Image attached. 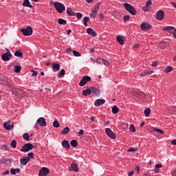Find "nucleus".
<instances>
[{"mask_svg": "<svg viewBox=\"0 0 176 176\" xmlns=\"http://www.w3.org/2000/svg\"><path fill=\"white\" fill-rule=\"evenodd\" d=\"M124 8L126 9V11L128 12L132 16H135L137 14V10H135V8L131 6V4L129 3H124Z\"/></svg>", "mask_w": 176, "mask_h": 176, "instance_id": "nucleus-1", "label": "nucleus"}, {"mask_svg": "<svg viewBox=\"0 0 176 176\" xmlns=\"http://www.w3.org/2000/svg\"><path fill=\"white\" fill-rule=\"evenodd\" d=\"M54 7L58 13H63L65 10V6L60 2H54Z\"/></svg>", "mask_w": 176, "mask_h": 176, "instance_id": "nucleus-2", "label": "nucleus"}, {"mask_svg": "<svg viewBox=\"0 0 176 176\" xmlns=\"http://www.w3.org/2000/svg\"><path fill=\"white\" fill-rule=\"evenodd\" d=\"M32 149H34V145L31 143H26L22 146L21 152L25 153L26 152H30Z\"/></svg>", "mask_w": 176, "mask_h": 176, "instance_id": "nucleus-3", "label": "nucleus"}, {"mask_svg": "<svg viewBox=\"0 0 176 176\" xmlns=\"http://www.w3.org/2000/svg\"><path fill=\"white\" fill-rule=\"evenodd\" d=\"M99 9H100V3H98L94 6V10H91V13L90 14V17H91L92 19H96V17H97V14H98Z\"/></svg>", "mask_w": 176, "mask_h": 176, "instance_id": "nucleus-4", "label": "nucleus"}, {"mask_svg": "<svg viewBox=\"0 0 176 176\" xmlns=\"http://www.w3.org/2000/svg\"><path fill=\"white\" fill-rule=\"evenodd\" d=\"M38 126H40L41 127H46V120L42 117L39 118L35 124V129H38Z\"/></svg>", "mask_w": 176, "mask_h": 176, "instance_id": "nucleus-5", "label": "nucleus"}, {"mask_svg": "<svg viewBox=\"0 0 176 176\" xmlns=\"http://www.w3.org/2000/svg\"><path fill=\"white\" fill-rule=\"evenodd\" d=\"M21 32L23 33L25 36H30V35H32V28L28 26L27 28L21 29Z\"/></svg>", "mask_w": 176, "mask_h": 176, "instance_id": "nucleus-6", "label": "nucleus"}, {"mask_svg": "<svg viewBox=\"0 0 176 176\" xmlns=\"http://www.w3.org/2000/svg\"><path fill=\"white\" fill-rule=\"evenodd\" d=\"M91 80V78L89 76H84L81 80L80 81L79 86L81 87H83L86 83H88V82H90Z\"/></svg>", "mask_w": 176, "mask_h": 176, "instance_id": "nucleus-7", "label": "nucleus"}, {"mask_svg": "<svg viewBox=\"0 0 176 176\" xmlns=\"http://www.w3.org/2000/svg\"><path fill=\"white\" fill-rule=\"evenodd\" d=\"M152 28V25L149 24L148 22H143L140 25V30L142 31H148Z\"/></svg>", "mask_w": 176, "mask_h": 176, "instance_id": "nucleus-8", "label": "nucleus"}, {"mask_svg": "<svg viewBox=\"0 0 176 176\" xmlns=\"http://www.w3.org/2000/svg\"><path fill=\"white\" fill-rule=\"evenodd\" d=\"M105 133L108 137H109V138H111V140H115L116 138V134H115L114 132L111 130V129L107 128L105 129Z\"/></svg>", "mask_w": 176, "mask_h": 176, "instance_id": "nucleus-9", "label": "nucleus"}, {"mask_svg": "<svg viewBox=\"0 0 176 176\" xmlns=\"http://www.w3.org/2000/svg\"><path fill=\"white\" fill-rule=\"evenodd\" d=\"M1 58L3 61H9L12 58V53L10 52L4 53L1 55Z\"/></svg>", "mask_w": 176, "mask_h": 176, "instance_id": "nucleus-10", "label": "nucleus"}, {"mask_svg": "<svg viewBox=\"0 0 176 176\" xmlns=\"http://www.w3.org/2000/svg\"><path fill=\"white\" fill-rule=\"evenodd\" d=\"M50 170L49 168L46 167H43L40 171H39V176H46L47 174H49Z\"/></svg>", "mask_w": 176, "mask_h": 176, "instance_id": "nucleus-11", "label": "nucleus"}, {"mask_svg": "<svg viewBox=\"0 0 176 176\" xmlns=\"http://www.w3.org/2000/svg\"><path fill=\"white\" fill-rule=\"evenodd\" d=\"M156 19L158 21H162L163 20V19H164V11L163 10H159L157 13H156Z\"/></svg>", "mask_w": 176, "mask_h": 176, "instance_id": "nucleus-12", "label": "nucleus"}, {"mask_svg": "<svg viewBox=\"0 0 176 176\" xmlns=\"http://www.w3.org/2000/svg\"><path fill=\"white\" fill-rule=\"evenodd\" d=\"M14 126V124L13 122H10V121H8L7 122L3 123V127L6 129V130H12Z\"/></svg>", "mask_w": 176, "mask_h": 176, "instance_id": "nucleus-13", "label": "nucleus"}, {"mask_svg": "<svg viewBox=\"0 0 176 176\" xmlns=\"http://www.w3.org/2000/svg\"><path fill=\"white\" fill-rule=\"evenodd\" d=\"M103 104H105V99H98L94 102L95 107H100Z\"/></svg>", "mask_w": 176, "mask_h": 176, "instance_id": "nucleus-14", "label": "nucleus"}, {"mask_svg": "<svg viewBox=\"0 0 176 176\" xmlns=\"http://www.w3.org/2000/svg\"><path fill=\"white\" fill-rule=\"evenodd\" d=\"M31 159L28 157H25L23 159L21 160L20 163L22 166H26L27 163L30 162Z\"/></svg>", "mask_w": 176, "mask_h": 176, "instance_id": "nucleus-15", "label": "nucleus"}, {"mask_svg": "<svg viewBox=\"0 0 176 176\" xmlns=\"http://www.w3.org/2000/svg\"><path fill=\"white\" fill-rule=\"evenodd\" d=\"M87 33L89 34V35H91V36L96 37L97 36V33L96 31L93 30V29L89 28L87 29Z\"/></svg>", "mask_w": 176, "mask_h": 176, "instance_id": "nucleus-16", "label": "nucleus"}, {"mask_svg": "<svg viewBox=\"0 0 176 176\" xmlns=\"http://www.w3.org/2000/svg\"><path fill=\"white\" fill-rule=\"evenodd\" d=\"M151 74H153V70H144L140 73V76H146V75H151Z\"/></svg>", "mask_w": 176, "mask_h": 176, "instance_id": "nucleus-17", "label": "nucleus"}, {"mask_svg": "<svg viewBox=\"0 0 176 176\" xmlns=\"http://www.w3.org/2000/svg\"><path fill=\"white\" fill-rule=\"evenodd\" d=\"M117 41L118 42V43H120V45H124V36L122 35H118L117 36Z\"/></svg>", "mask_w": 176, "mask_h": 176, "instance_id": "nucleus-18", "label": "nucleus"}, {"mask_svg": "<svg viewBox=\"0 0 176 176\" xmlns=\"http://www.w3.org/2000/svg\"><path fill=\"white\" fill-rule=\"evenodd\" d=\"M71 168L72 171H74L75 173H78L79 171V168H78V164L76 163H72L71 164Z\"/></svg>", "mask_w": 176, "mask_h": 176, "instance_id": "nucleus-19", "label": "nucleus"}, {"mask_svg": "<svg viewBox=\"0 0 176 176\" xmlns=\"http://www.w3.org/2000/svg\"><path fill=\"white\" fill-rule=\"evenodd\" d=\"M60 69V64L53 63L52 64V71L53 72H57Z\"/></svg>", "mask_w": 176, "mask_h": 176, "instance_id": "nucleus-20", "label": "nucleus"}, {"mask_svg": "<svg viewBox=\"0 0 176 176\" xmlns=\"http://www.w3.org/2000/svg\"><path fill=\"white\" fill-rule=\"evenodd\" d=\"M23 3H22L23 6H25L26 8H32V4L30 2V0H23Z\"/></svg>", "mask_w": 176, "mask_h": 176, "instance_id": "nucleus-21", "label": "nucleus"}, {"mask_svg": "<svg viewBox=\"0 0 176 176\" xmlns=\"http://www.w3.org/2000/svg\"><path fill=\"white\" fill-rule=\"evenodd\" d=\"M91 94V88H88L84 91H82V95H84L85 97L87 96H90Z\"/></svg>", "mask_w": 176, "mask_h": 176, "instance_id": "nucleus-22", "label": "nucleus"}, {"mask_svg": "<svg viewBox=\"0 0 176 176\" xmlns=\"http://www.w3.org/2000/svg\"><path fill=\"white\" fill-rule=\"evenodd\" d=\"M91 92L95 94V96H99L100 94V89L98 88L91 87Z\"/></svg>", "mask_w": 176, "mask_h": 176, "instance_id": "nucleus-23", "label": "nucleus"}, {"mask_svg": "<svg viewBox=\"0 0 176 176\" xmlns=\"http://www.w3.org/2000/svg\"><path fill=\"white\" fill-rule=\"evenodd\" d=\"M62 146H63V148H65L66 149H69V142H68L67 140H63L62 142Z\"/></svg>", "mask_w": 176, "mask_h": 176, "instance_id": "nucleus-24", "label": "nucleus"}, {"mask_svg": "<svg viewBox=\"0 0 176 176\" xmlns=\"http://www.w3.org/2000/svg\"><path fill=\"white\" fill-rule=\"evenodd\" d=\"M67 13L68 16H76V13H75V12H74L72 8H67Z\"/></svg>", "mask_w": 176, "mask_h": 176, "instance_id": "nucleus-25", "label": "nucleus"}, {"mask_svg": "<svg viewBox=\"0 0 176 176\" xmlns=\"http://www.w3.org/2000/svg\"><path fill=\"white\" fill-rule=\"evenodd\" d=\"M20 172V168H11L10 169V173L12 175H16V173H19Z\"/></svg>", "mask_w": 176, "mask_h": 176, "instance_id": "nucleus-26", "label": "nucleus"}, {"mask_svg": "<svg viewBox=\"0 0 176 176\" xmlns=\"http://www.w3.org/2000/svg\"><path fill=\"white\" fill-rule=\"evenodd\" d=\"M58 24L60 25H65L67 24V21L65 19L60 18L58 19Z\"/></svg>", "mask_w": 176, "mask_h": 176, "instance_id": "nucleus-27", "label": "nucleus"}, {"mask_svg": "<svg viewBox=\"0 0 176 176\" xmlns=\"http://www.w3.org/2000/svg\"><path fill=\"white\" fill-rule=\"evenodd\" d=\"M162 167H163V165H162V164H156L155 168H154L155 173H159V169L162 168Z\"/></svg>", "mask_w": 176, "mask_h": 176, "instance_id": "nucleus-28", "label": "nucleus"}, {"mask_svg": "<svg viewBox=\"0 0 176 176\" xmlns=\"http://www.w3.org/2000/svg\"><path fill=\"white\" fill-rule=\"evenodd\" d=\"M144 113L146 118H148L149 115H151V109L150 108L146 109L144 111Z\"/></svg>", "mask_w": 176, "mask_h": 176, "instance_id": "nucleus-29", "label": "nucleus"}, {"mask_svg": "<svg viewBox=\"0 0 176 176\" xmlns=\"http://www.w3.org/2000/svg\"><path fill=\"white\" fill-rule=\"evenodd\" d=\"M70 145H72V146H73L74 148H76L78 146V141H76V140H72L70 142Z\"/></svg>", "mask_w": 176, "mask_h": 176, "instance_id": "nucleus-30", "label": "nucleus"}, {"mask_svg": "<svg viewBox=\"0 0 176 176\" xmlns=\"http://www.w3.org/2000/svg\"><path fill=\"white\" fill-rule=\"evenodd\" d=\"M14 56L15 57H21V58H23V53L19 50L14 52Z\"/></svg>", "mask_w": 176, "mask_h": 176, "instance_id": "nucleus-31", "label": "nucleus"}, {"mask_svg": "<svg viewBox=\"0 0 176 176\" xmlns=\"http://www.w3.org/2000/svg\"><path fill=\"white\" fill-rule=\"evenodd\" d=\"M83 21H84L85 27H87V23H89V21H90V19L87 16H85L83 18Z\"/></svg>", "mask_w": 176, "mask_h": 176, "instance_id": "nucleus-32", "label": "nucleus"}, {"mask_svg": "<svg viewBox=\"0 0 176 176\" xmlns=\"http://www.w3.org/2000/svg\"><path fill=\"white\" fill-rule=\"evenodd\" d=\"M69 133V127L66 126L63 130L61 131V134H68Z\"/></svg>", "mask_w": 176, "mask_h": 176, "instance_id": "nucleus-33", "label": "nucleus"}, {"mask_svg": "<svg viewBox=\"0 0 176 176\" xmlns=\"http://www.w3.org/2000/svg\"><path fill=\"white\" fill-rule=\"evenodd\" d=\"M65 75V70L64 69H61L60 73L58 74V78H63Z\"/></svg>", "mask_w": 176, "mask_h": 176, "instance_id": "nucleus-34", "label": "nucleus"}, {"mask_svg": "<svg viewBox=\"0 0 176 176\" xmlns=\"http://www.w3.org/2000/svg\"><path fill=\"white\" fill-rule=\"evenodd\" d=\"M20 71H21V66L16 65L14 67V72H16V74H19Z\"/></svg>", "mask_w": 176, "mask_h": 176, "instance_id": "nucleus-35", "label": "nucleus"}, {"mask_svg": "<svg viewBox=\"0 0 176 176\" xmlns=\"http://www.w3.org/2000/svg\"><path fill=\"white\" fill-rule=\"evenodd\" d=\"M119 112V108L116 106H113L112 107V113H118Z\"/></svg>", "mask_w": 176, "mask_h": 176, "instance_id": "nucleus-36", "label": "nucleus"}, {"mask_svg": "<svg viewBox=\"0 0 176 176\" xmlns=\"http://www.w3.org/2000/svg\"><path fill=\"white\" fill-rule=\"evenodd\" d=\"M11 146L14 149L17 146V142L13 140L10 144Z\"/></svg>", "mask_w": 176, "mask_h": 176, "instance_id": "nucleus-37", "label": "nucleus"}, {"mask_svg": "<svg viewBox=\"0 0 176 176\" xmlns=\"http://www.w3.org/2000/svg\"><path fill=\"white\" fill-rule=\"evenodd\" d=\"M171 71H173V67L171 66H168V67H166L164 72L166 74H168V72H171Z\"/></svg>", "mask_w": 176, "mask_h": 176, "instance_id": "nucleus-38", "label": "nucleus"}, {"mask_svg": "<svg viewBox=\"0 0 176 176\" xmlns=\"http://www.w3.org/2000/svg\"><path fill=\"white\" fill-rule=\"evenodd\" d=\"M23 140H25L26 141H30V135L28 133H25L23 135Z\"/></svg>", "mask_w": 176, "mask_h": 176, "instance_id": "nucleus-39", "label": "nucleus"}, {"mask_svg": "<svg viewBox=\"0 0 176 176\" xmlns=\"http://www.w3.org/2000/svg\"><path fill=\"white\" fill-rule=\"evenodd\" d=\"M53 126H54V127L58 129V127H60V123L58 122V120H54L53 122Z\"/></svg>", "mask_w": 176, "mask_h": 176, "instance_id": "nucleus-40", "label": "nucleus"}, {"mask_svg": "<svg viewBox=\"0 0 176 176\" xmlns=\"http://www.w3.org/2000/svg\"><path fill=\"white\" fill-rule=\"evenodd\" d=\"M73 54H74V56H75V57H80V56H82L80 54V52L76 50H73Z\"/></svg>", "mask_w": 176, "mask_h": 176, "instance_id": "nucleus-41", "label": "nucleus"}, {"mask_svg": "<svg viewBox=\"0 0 176 176\" xmlns=\"http://www.w3.org/2000/svg\"><path fill=\"white\" fill-rule=\"evenodd\" d=\"M129 131L131 133H135V127L133 124L130 125Z\"/></svg>", "mask_w": 176, "mask_h": 176, "instance_id": "nucleus-42", "label": "nucleus"}, {"mask_svg": "<svg viewBox=\"0 0 176 176\" xmlns=\"http://www.w3.org/2000/svg\"><path fill=\"white\" fill-rule=\"evenodd\" d=\"M102 64H104V65H106V67H108L109 65V62L108 60L102 58Z\"/></svg>", "mask_w": 176, "mask_h": 176, "instance_id": "nucleus-43", "label": "nucleus"}, {"mask_svg": "<svg viewBox=\"0 0 176 176\" xmlns=\"http://www.w3.org/2000/svg\"><path fill=\"white\" fill-rule=\"evenodd\" d=\"M127 127H129V124L122 123L121 124V128L122 129V130H126Z\"/></svg>", "mask_w": 176, "mask_h": 176, "instance_id": "nucleus-44", "label": "nucleus"}, {"mask_svg": "<svg viewBox=\"0 0 176 176\" xmlns=\"http://www.w3.org/2000/svg\"><path fill=\"white\" fill-rule=\"evenodd\" d=\"M1 151H9L8 146L6 144H3L1 147Z\"/></svg>", "mask_w": 176, "mask_h": 176, "instance_id": "nucleus-45", "label": "nucleus"}, {"mask_svg": "<svg viewBox=\"0 0 176 176\" xmlns=\"http://www.w3.org/2000/svg\"><path fill=\"white\" fill-rule=\"evenodd\" d=\"M130 20V16L126 15L123 17V21L124 23H126V21H129Z\"/></svg>", "mask_w": 176, "mask_h": 176, "instance_id": "nucleus-46", "label": "nucleus"}, {"mask_svg": "<svg viewBox=\"0 0 176 176\" xmlns=\"http://www.w3.org/2000/svg\"><path fill=\"white\" fill-rule=\"evenodd\" d=\"M154 131H157V133H160V134H164V131L160 129L155 128Z\"/></svg>", "mask_w": 176, "mask_h": 176, "instance_id": "nucleus-47", "label": "nucleus"}, {"mask_svg": "<svg viewBox=\"0 0 176 176\" xmlns=\"http://www.w3.org/2000/svg\"><path fill=\"white\" fill-rule=\"evenodd\" d=\"M148 8L147 6H143L142 7V10H143V12H149V8Z\"/></svg>", "mask_w": 176, "mask_h": 176, "instance_id": "nucleus-48", "label": "nucleus"}, {"mask_svg": "<svg viewBox=\"0 0 176 176\" xmlns=\"http://www.w3.org/2000/svg\"><path fill=\"white\" fill-rule=\"evenodd\" d=\"M28 157H29V159H34V153H29L28 154Z\"/></svg>", "mask_w": 176, "mask_h": 176, "instance_id": "nucleus-49", "label": "nucleus"}, {"mask_svg": "<svg viewBox=\"0 0 176 176\" xmlns=\"http://www.w3.org/2000/svg\"><path fill=\"white\" fill-rule=\"evenodd\" d=\"M151 5H152V1L151 0H148L146 2V6L149 7V6H151Z\"/></svg>", "mask_w": 176, "mask_h": 176, "instance_id": "nucleus-50", "label": "nucleus"}, {"mask_svg": "<svg viewBox=\"0 0 176 176\" xmlns=\"http://www.w3.org/2000/svg\"><path fill=\"white\" fill-rule=\"evenodd\" d=\"M76 14L77 19H82V13L78 12V13Z\"/></svg>", "mask_w": 176, "mask_h": 176, "instance_id": "nucleus-51", "label": "nucleus"}, {"mask_svg": "<svg viewBox=\"0 0 176 176\" xmlns=\"http://www.w3.org/2000/svg\"><path fill=\"white\" fill-rule=\"evenodd\" d=\"M135 151H137V149H135V148H129L128 150V152H135Z\"/></svg>", "mask_w": 176, "mask_h": 176, "instance_id": "nucleus-52", "label": "nucleus"}, {"mask_svg": "<svg viewBox=\"0 0 176 176\" xmlns=\"http://www.w3.org/2000/svg\"><path fill=\"white\" fill-rule=\"evenodd\" d=\"M36 75H38V72H33V73L32 74V76H36Z\"/></svg>", "mask_w": 176, "mask_h": 176, "instance_id": "nucleus-53", "label": "nucleus"}, {"mask_svg": "<svg viewBox=\"0 0 176 176\" xmlns=\"http://www.w3.org/2000/svg\"><path fill=\"white\" fill-rule=\"evenodd\" d=\"M135 171H137V173H140V166H136L135 168Z\"/></svg>", "mask_w": 176, "mask_h": 176, "instance_id": "nucleus-54", "label": "nucleus"}, {"mask_svg": "<svg viewBox=\"0 0 176 176\" xmlns=\"http://www.w3.org/2000/svg\"><path fill=\"white\" fill-rule=\"evenodd\" d=\"M99 17H100L102 20H104V14L102 13L99 14Z\"/></svg>", "mask_w": 176, "mask_h": 176, "instance_id": "nucleus-55", "label": "nucleus"}, {"mask_svg": "<svg viewBox=\"0 0 176 176\" xmlns=\"http://www.w3.org/2000/svg\"><path fill=\"white\" fill-rule=\"evenodd\" d=\"M83 133H85V131L83 130H80L78 132V135H82L83 134Z\"/></svg>", "mask_w": 176, "mask_h": 176, "instance_id": "nucleus-56", "label": "nucleus"}, {"mask_svg": "<svg viewBox=\"0 0 176 176\" xmlns=\"http://www.w3.org/2000/svg\"><path fill=\"white\" fill-rule=\"evenodd\" d=\"M8 174H9V170H7L5 172L3 173V175H8Z\"/></svg>", "mask_w": 176, "mask_h": 176, "instance_id": "nucleus-57", "label": "nucleus"}, {"mask_svg": "<svg viewBox=\"0 0 176 176\" xmlns=\"http://www.w3.org/2000/svg\"><path fill=\"white\" fill-rule=\"evenodd\" d=\"M128 175H129V176H133V175H134V171L132 170V171L129 172V174H128Z\"/></svg>", "mask_w": 176, "mask_h": 176, "instance_id": "nucleus-58", "label": "nucleus"}, {"mask_svg": "<svg viewBox=\"0 0 176 176\" xmlns=\"http://www.w3.org/2000/svg\"><path fill=\"white\" fill-rule=\"evenodd\" d=\"M152 67H157V62H153L152 64Z\"/></svg>", "mask_w": 176, "mask_h": 176, "instance_id": "nucleus-59", "label": "nucleus"}, {"mask_svg": "<svg viewBox=\"0 0 176 176\" xmlns=\"http://www.w3.org/2000/svg\"><path fill=\"white\" fill-rule=\"evenodd\" d=\"M71 52H72V49H71V48H67V51H66V53H71Z\"/></svg>", "mask_w": 176, "mask_h": 176, "instance_id": "nucleus-60", "label": "nucleus"}, {"mask_svg": "<svg viewBox=\"0 0 176 176\" xmlns=\"http://www.w3.org/2000/svg\"><path fill=\"white\" fill-rule=\"evenodd\" d=\"M171 144H172V145H176V140H173L171 141Z\"/></svg>", "mask_w": 176, "mask_h": 176, "instance_id": "nucleus-61", "label": "nucleus"}, {"mask_svg": "<svg viewBox=\"0 0 176 176\" xmlns=\"http://www.w3.org/2000/svg\"><path fill=\"white\" fill-rule=\"evenodd\" d=\"M140 47V44H135L134 45V49H138Z\"/></svg>", "mask_w": 176, "mask_h": 176, "instance_id": "nucleus-62", "label": "nucleus"}, {"mask_svg": "<svg viewBox=\"0 0 176 176\" xmlns=\"http://www.w3.org/2000/svg\"><path fill=\"white\" fill-rule=\"evenodd\" d=\"M111 122L109 121H106L104 122V126H108V124H109Z\"/></svg>", "mask_w": 176, "mask_h": 176, "instance_id": "nucleus-63", "label": "nucleus"}, {"mask_svg": "<svg viewBox=\"0 0 176 176\" xmlns=\"http://www.w3.org/2000/svg\"><path fill=\"white\" fill-rule=\"evenodd\" d=\"M144 126H145V122H142L141 124H140V127H144Z\"/></svg>", "mask_w": 176, "mask_h": 176, "instance_id": "nucleus-64", "label": "nucleus"}]
</instances>
